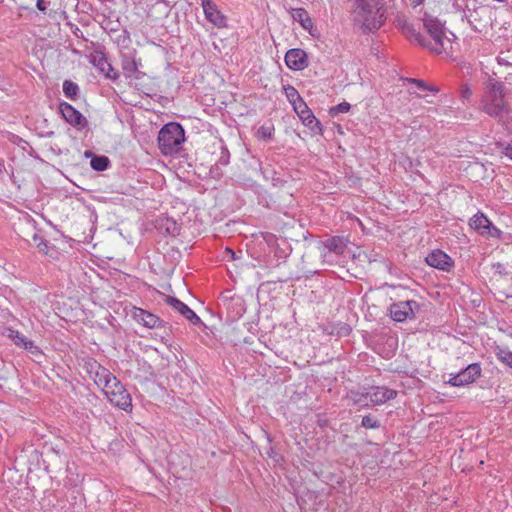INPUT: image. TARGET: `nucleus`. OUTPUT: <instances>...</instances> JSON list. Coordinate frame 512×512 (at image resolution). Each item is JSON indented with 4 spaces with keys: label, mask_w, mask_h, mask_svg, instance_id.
<instances>
[{
    "label": "nucleus",
    "mask_w": 512,
    "mask_h": 512,
    "mask_svg": "<svg viewBox=\"0 0 512 512\" xmlns=\"http://www.w3.org/2000/svg\"><path fill=\"white\" fill-rule=\"evenodd\" d=\"M201 6L207 21L218 28H224L227 26L226 17L221 13L217 5L212 0H201Z\"/></svg>",
    "instance_id": "nucleus-10"
},
{
    "label": "nucleus",
    "mask_w": 512,
    "mask_h": 512,
    "mask_svg": "<svg viewBox=\"0 0 512 512\" xmlns=\"http://www.w3.org/2000/svg\"><path fill=\"white\" fill-rule=\"evenodd\" d=\"M59 110L63 118L72 126L83 129L87 126V119L71 104L62 102L59 105Z\"/></svg>",
    "instance_id": "nucleus-11"
},
{
    "label": "nucleus",
    "mask_w": 512,
    "mask_h": 512,
    "mask_svg": "<svg viewBox=\"0 0 512 512\" xmlns=\"http://www.w3.org/2000/svg\"><path fill=\"white\" fill-rule=\"evenodd\" d=\"M495 355L497 359L505 366L512 369V352L506 348L497 346L495 348Z\"/></svg>",
    "instance_id": "nucleus-21"
},
{
    "label": "nucleus",
    "mask_w": 512,
    "mask_h": 512,
    "mask_svg": "<svg viewBox=\"0 0 512 512\" xmlns=\"http://www.w3.org/2000/svg\"><path fill=\"white\" fill-rule=\"evenodd\" d=\"M91 167L96 171H104L109 166V159L106 156H95L92 158Z\"/></svg>",
    "instance_id": "nucleus-23"
},
{
    "label": "nucleus",
    "mask_w": 512,
    "mask_h": 512,
    "mask_svg": "<svg viewBox=\"0 0 512 512\" xmlns=\"http://www.w3.org/2000/svg\"><path fill=\"white\" fill-rule=\"evenodd\" d=\"M164 301L194 325L201 323L200 317L179 299L164 295Z\"/></svg>",
    "instance_id": "nucleus-12"
},
{
    "label": "nucleus",
    "mask_w": 512,
    "mask_h": 512,
    "mask_svg": "<svg viewBox=\"0 0 512 512\" xmlns=\"http://www.w3.org/2000/svg\"><path fill=\"white\" fill-rule=\"evenodd\" d=\"M481 375V367L478 363H472L459 373L452 375L448 383L452 386H465L473 383Z\"/></svg>",
    "instance_id": "nucleus-7"
},
{
    "label": "nucleus",
    "mask_w": 512,
    "mask_h": 512,
    "mask_svg": "<svg viewBox=\"0 0 512 512\" xmlns=\"http://www.w3.org/2000/svg\"><path fill=\"white\" fill-rule=\"evenodd\" d=\"M409 81L413 84H416L418 88L422 89V90H429V88L427 87L426 83L422 80H418V79H409Z\"/></svg>",
    "instance_id": "nucleus-34"
},
{
    "label": "nucleus",
    "mask_w": 512,
    "mask_h": 512,
    "mask_svg": "<svg viewBox=\"0 0 512 512\" xmlns=\"http://www.w3.org/2000/svg\"><path fill=\"white\" fill-rule=\"evenodd\" d=\"M109 401L116 407L128 410L132 406V399L121 382L113 375L111 379L105 380L101 387Z\"/></svg>",
    "instance_id": "nucleus-5"
},
{
    "label": "nucleus",
    "mask_w": 512,
    "mask_h": 512,
    "mask_svg": "<svg viewBox=\"0 0 512 512\" xmlns=\"http://www.w3.org/2000/svg\"><path fill=\"white\" fill-rule=\"evenodd\" d=\"M134 318L147 328H156L161 326L163 323L158 316L140 308L135 309Z\"/></svg>",
    "instance_id": "nucleus-18"
},
{
    "label": "nucleus",
    "mask_w": 512,
    "mask_h": 512,
    "mask_svg": "<svg viewBox=\"0 0 512 512\" xmlns=\"http://www.w3.org/2000/svg\"><path fill=\"white\" fill-rule=\"evenodd\" d=\"M185 140V132L183 127L176 123L170 122L165 124L158 134L159 149L164 155H172L177 153L181 144Z\"/></svg>",
    "instance_id": "nucleus-4"
},
{
    "label": "nucleus",
    "mask_w": 512,
    "mask_h": 512,
    "mask_svg": "<svg viewBox=\"0 0 512 512\" xmlns=\"http://www.w3.org/2000/svg\"><path fill=\"white\" fill-rule=\"evenodd\" d=\"M285 93H286L288 100L293 105V107L295 106V104H297L298 101H303V99L300 97L298 91L292 86H287L285 88Z\"/></svg>",
    "instance_id": "nucleus-28"
},
{
    "label": "nucleus",
    "mask_w": 512,
    "mask_h": 512,
    "mask_svg": "<svg viewBox=\"0 0 512 512\" xmlns=\"http://www.w3.org/2000/svg\"><path fill=\"white\" fill-rule=\"evenodd\" d=\"M293 16L295 19H297L301 23V25L305 29L312 26V21L305 9H303V8L296 9L295 14Z\"/></svg>",
    "instance_id": "nucleus-24"
},
{
    "label": "nucleus",
    "mask_w": 512,
    "mask_h": 512,
    "mask_svg": "<svg viewBox=\"0 0 512 512\" xmlns=\"http://www.w3.org/2000/svg\"><path fill=\"white\" fill-rule=\"evenodd\" d=\"M461 95L465 99H469L472 96V91L468 86H464L461 89Z\"/></svg>",
    "instance_id": "nucleus-35"
},
{
    "label": "nucleus",
    "mask_w": 512,
    "mask_h": 512,
    "mask_svg": "<svg viewBox=\"0 0 512 512\" xmlns=\"http://www.w3.org/2000/svg\"><path fill=\"white\" fill-rule=\"evenodd\" d=\"M370 397L371 405H380L397 396V391L387 387H374L370 392H367Z\"/></svg>",
    "instance_id": "nucleus-16"
},
{
    "label": "nucleus",
    "mask_w": 512,
    "mask_h": 512,
    "mask_svg": "<svg viewBox=\"0 0 512 512\" xmlns=\"http://www.w3.org/2000/svg\"><path fill=\"white\" fill-rule=\"evenodd\" d=\"M91 63L102 73H104L106 78L109 79H117L119 74L114 71V68L107 61L105 55L102 52H94L91 55Z\"/></svg>",
    "instance_id": "nucleus-15"
},
{
    "label": "nucleus",
    "mask_w": 512,
    "mask_h": 512,
    "mask_svg": "<svg viewBox=\"0 0 512 512\" xmlns=\"http://www.w3.org/2000/svg\"><path fill=\"white\" fill-rule=\"evenodd\" d=\"M503 83L489 77L481 100V109L487 115L496 118L507 131H512V109L504 99Z\"/></svg>",
    "instance_id": "nucleus-1"
},
{
    "label": "nucleus",
    "mask_w": 512,
    "mask_h": 512,
    "mask_svg": "<svg viewBox=\"0 0 512 512\" xmlns=\"http://www.w3.org/2000/svg\"><path fill=\"white\" fill-rule=\"evenodd\" d=\"M362 427L366 429H375L380 426V423L377 419L372 417L371 415H366L362 418Z\"/></svg>",
    "instance_id": "nucleus-29"
},
{
    "label": "nucleus",
    "mask_w": 512,
    "mask_h": 512,
    "mask_svg": "<svg viewBox=\"0 0 512 512\" xmlns=\"http://www.w3.org/2000/svg\"><path fill=\"white\" fill-rule=\"evenodd\" d=\"M273 134L274 127L272 125H263L257 130L256 137L260 140L269 141L272 139Z\"/></svg>",
    "instance_id": "nucleus-25"
},
{
    "label": "nucleus",
    "mask_w": 512,
    "mask_h": 512,
    "mask_svg": "<svg viewBox=\"0 0 512 512\" xmlns=\"http://www.w3.org/2000/svg\"><path fill=\"white\" fill-rule=\"evenodd\" d=\"M23 348L30 351L32 354H41L39 348L31 340H28L27 343H25V346H23Z\"/></svg>",
    "instance_id": "nucleus-33"
},
{
    "label": "nucleus",
    "mask_w": 512,
    "mask_h": 512,
    "mask_svg": "<svg viewBox=\"0 0 512 512\" xmlns=\"http://www.w3.org/2000/svg\"><path fill=\"white\" fill-rule=\"evenodd\" d=\"M423 24L433 42L428 41L425 36L417 32L409 24L403 26L404 33L411 39H414L420 46L429 49L433 53L440 54L446 51L451 44V40L445 35L444 24L428 13L424 14Z\"/></svg>",
    "instance_id": "nucleus-2"
},
{
    "label": "nucleus",
    "mask_w": 512,
    "mask_h": 512,
    "mask_svg": "<svg viewBox=\"0 0 512 512\" xmlns=\"http://www.w3.org/2000/svg\"><path fill=\"white\" fill-rule=\"evenodd\" d=\"M10 337L14 341L15 345L19 347L25 346V343H27V341L29 340L24 335L20 334L18 331H11Z\"/></svg>",
    "instance_id": "nucleus-30"
},
{
    "label": "nucleus",
    "mask_w": 512,
    "mask_h": 512,
    "mask_svg": "<svg viewBox=\"0 0 512 512\" xmlns=\"http://www.w3.org/2000/svg\"><path fill=\"white\" fill-rule=\"evenodd\" d=\"M324 247L327 248L329 252L337 255L344 254L347 248L345 241L341 237H332L327 239L324 242Z\"/></svg>",
    "instance_id": "nucleus-20"
},
{
    "label": "nucleus",
    "mask_w": 512,
    "mask_h": 512,
    "mask_svg": "<svg viewBox=\"0 0 512 512\" xmlns=\"http://www.w3.org/2000/svg\"><path fill=\"white\" fill-rule=\"evenodd\" d=\"M293 108L300 117V119L302 120L304 125H306L313 131H316V129L321 130L320 122L313 115L312 111L309 109V107L304 101H298Z\"/></svg>",
    "instance_id": "nucleus-14"
},
{
    "label": "nucleus",
    "mask_w": 512,
    "mask_h": 512,
    "mask_svg": "<svg viewBox=\"0 0 512 512\" xmlns=\"http://www.w3.org/2000/svg\"><path fill=\"white\" fill-rule=\"evenodd\" d=\"M33 241H34L36 247L38 248V250L41 253L47 254L48 246H47L46 242L43 240L42 237H40L37 234H35L33 236Z\"/></svg>",
    "instance_id": "nucleus-31"
},
{
    "label": "nucleus",
    "mask_w": 512,
    "mask_h": 512,
    "mask_svg": "<svg viewBox=\"0 0 512 512\" xmlns=\"http://www.w3.org/2000/svg\"><path fill=\"white\" fill-rule=\"evenodd\" d=\"M472 229L476 230L482 235L490 237H500L501 231L492 225L488 218L483 213L474 215L469 222Z\"/></svg>",
    "instance_id": "nucleus-9"
},
{
    "label": "nucleus",
    "mask_w": 512,
    "mask_h": 512,
    "mask_svg": "<svg viewBox=\"0 0 512 512\" xmlns=\"http://www.w3.org/2000/svg\"><path fill=\"white\" fill-rule=\"evenodd\" d=\"M83 361V368L94 380L98 387H102L105 383V380L111 379L113 376L108 369L101 366L95 359L87 358Z\"/></svg>",
    "instance_id": "nucleus-8"
},
{
    "label": "nucleus",
    "mask_w": 512,
    "mask_h": 512,
    "mask_svg": "<svg viewBox=\"0 0 512 512\" xmlns=\"http://www.w3.org/2000/svg\"><path fill=\"white\" fill-rule=\"evenodd\" d=\"M426 263L434 268L448 270L452 266L451 258L441 250H434L426 257Z\"/></svg>",
    "instance_id": "nucleus-17"
},
{
    "label": "nucleus",
    "mask_w": 512,
    "mask_h": 512,
    "mask_svg": "<svg viewBox=\"0 0 512 512\" xmlns=\"http://www.w3.org/2000/svg\"><path fill=\"white\" fill-rule=\"evenodd\" d=\"M227 251H228V254H232V256H234V251L233 250L227 248Z\"/></svg>",
    "instance_id": "nucleus-40"
},
{
    "label": "nucleus",
    "mask_w": 512,
    "mask_h": 512,
    "mask_svg": "<svg viewBox=\"0 0 512 512\" xmlns=\"http://www.w3.org/2000/svg\"><path fill=\"white\" fill-rule=\"evenodd\" d=\"M368 396L369 395H367V392L366 393H358L355 391H351L349 394V397L353 401L354 404H358L363 407L370 406V404L366 401Z\"/></svg>",
    "instance_id": "nucleus-27"
},
{
    "label": "nucleus",
    "mask_w": 512,
    "mask_h": 512,
    "mask_svg": "<svg viewBox=\"0 0 512 512\" xmlns=\"http://www.w3.org/2000/svg\"><path fill=\"white\" fill-rule=\"evenodd\" d=\"M384 0H355L352 11L353 21L365 31L378 30L385 22Z\"/></svg>",
    "instance_id": "nucleus-3"
},
{
    "label": "nucleus",
    "mask_w": 512,
    "mask_h": 512,
    "mask_svg": "<svg viewBox=\"0 0 512 512\" xmlns=\"http://www.w3.org/2000/svg\"><path fill=\"white\" fill-rule=\"evenodd\" d=\"M139 62L129 55H123L121 59V67L127 78L139 79L141 72L139 71Z\"/></svg>",
    "instance_id": "nucleus-19"
},
{
    "label": "nucleus",
    "mask_w": 512,
    "mask_h": 512,
    "mask_svg": "<svg viewBox=\"0 0 512 512\" xmlns=\"http://www.w3.org/2000/svg\"><path fill=\"white\" fill-rule=\"evenodd\" d=\"M36 6H37V8H38L40 11H43V12H45V11H46V6H45V2H44V0H37Z\"/></svg>",
    "instance_id": "nucleus-37"
},
{
    "label": "nucleus",
    "mask_w": 512,
    "mask_h": 512,
    "mask_svg": "<svg viewBox=\"0 0 512 512\" xmlns=\"http://www.w3.org/2000/svg\"><path fill=\"white\" fill-rule=\"evenodd\" d=\"M224 155L220 158V163L222 165H227L228 164V154H227V150L226 149H223V152H222Z\"/></svg>",
    "instance_id": "nucleus-36"
},
{
    "label": "nucleus",
    "mask_w": 512,
    "mask_h": 512,
    "mask_svg": "<svg viewBox=\"0 0 512 512\" xmlns=\"http://www.w3.org/2000/svg\"><path fill=\"white\" fill-rule=\"evenodd\" d=\"M349 109H350V104L347 102H342V103L338 104L336 107H334L332 109V111L336 112V113H346L349 111Z\"/></svg>",
    "instance_id": "nucleus-32"
},
{
    "label": "nucleus",
    "mask_w": 512,
    "mask_h": 512,
    "mask_svg": "<svg viewBox=\"0 0 512 512\" xmlns=\"http://www.w3.org/2000/svg\"><path fill=\"white\" fill-rule=\"evenodd\" d=\"M419 309V304L414 300L401 301L394 303L390 307V315L394 321L403 322L414 318L415 311Z\"/></svg>",
    "instance_id": "nucleus-6"
},
{
    "label": "nucleus",
    "mask_w": 512,
    "mask_h": 512,
    "mask_svg": "<svg viewBox=\"0 0 512 512\" xmlns=\"http://www.w3.org/2000/svg\"><path fill=\"white\" fill-rule=\"evenodd\" d=\"M63 92L67 98L75 99L79 92V87L76 83L65 80L63 83Z\"/></svg>",
    "instance_id": "nucleus-22"
},
{
    "label": "nucleus",
    "mask_w": 512,
    "mask_h": 512,
    "mask_svg": "<svg viewBox=\"0 0 512 512\" xmlns=\"http://www.w3.org/2000/svg\"><path fill=\"white\" fill-rule=\"evenodd\" d=\"M510 336H512V330H511Z\"/></svg>",
    "instance_id": "nucleus-41"
},
{
    "label": "nucleus",
    "mask_w": 512,
    "mask_h": 512,
    "mask_svg": "<svg viewBox=\"0 0 512 512\" xmlns=\"http://www.w3.org/2000/svg\"><path fill=\"white\" fill-rule=\"evenodd\" d=\"M497 62L501 66L512 68V49L501 51L497 56Z\"/></svg>",
    "instance_id": "nucleus-26"
},
{
    "label": "nucleus",
    "mask_w": 512,
    "mask_h": 512,
    "mask_svg": "<svg viewBox=\"0 0 512 512\" xmlns=\"http://www.w3.org/2000/svg\"><path fill=\"white\" fill-rule=\"evenodd\" d=\"M286 65L292 70H303L308 66V57L304 50L294 48L286 52Z\"/></svg>",
    "instance_id": "nucleus-13"
},
{
    "label": "nucleus",
    "mask_w": 512,
    "mask_h": 512,
    "mask_svg": "<svg viewBox=\"0 0 512 512\" xmlns=\"http://www.w3.org/2000/svg\"><path fill=\"white\" fill-rule=\"evenodd\" d=\"M411 2L414 7H417L421 5L424 2V0H411Z\"/></svg>",
    "instance_id": "nucleus-39"
},
{
    "label": "nucleus",
    "mask_w": 512,
    "mask_h": 512,
    "mask_svg": "<svg viewBox=\"0 0 512 512\" xmlns=\"http://www.w3.org/2000/svg\"><path fill=\"white\" fill-rule=\"evenodd\" d=\"M504 154L510 158L512 160V145H508L506 148H505V152Z\"/></svg>",
    "instance_id": "nucleus-38"
}]
</instances>
